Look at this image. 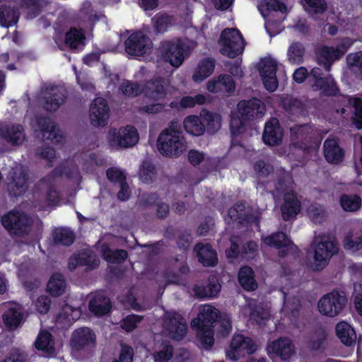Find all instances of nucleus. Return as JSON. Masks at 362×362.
I'll list each match as a JSON object with an SVG mask.
<instances>
[{"label":"nucleus","instance_id":"obj_21","mask_svg":"<svg viewBox=\"0 0 362 362\" xmlns=\"http://www.w3.org/2000/svg\"><path fill=\"white\" fill-rule=\"evenodd\" d=\"M144 95L153 100L164 99L170 93L168 82L162 78L147 81L142 87Z\"/></svg>","mask_w":362,"mask_h":362},{"label":"nucleus","instance_id":"obj_58","mask_svg":"<svg viewBox=\"0 0 362 362\" xmlns=\"http://www.w3.org/2000/svg\"><path fill=\"white\" fill-rule=\"evenodd\" d=\"M305 10L310 13H322L327 9V3L325 0H305Z\"/></svg>","mask_w":362,"mask_h":362},{"label":"nucleus","instance_id":"obj_3","mask_svg":"<svg viewBox=\"0 0 362 362\" xmlns=\"http://www.w3.org/2000/svg\"><path fill=\"white\" fill-rule=\"evenodd\" d=\"M218 317V310L214 306L206 305L201 308L197 318L191 322L192 327L197 329L198 337L205 349H209L214 345V330L211 325Z\"/></svg>","mask_w":362,"mask_h":362},{"label":"nucleus","instance_id":"obj_52","mask_svg":"<svg viewBox=\"0 0 362 362\" xmlns=\"http://www.w3.org/2000/svg\"><path fill=\"white\" fill-rule=\"evenodd\" d=\"M250 206H247L244 202H239L228 209V216L231 219L237 221L238 223H243V218Z\"/></svg>","mask_w":362,"mask_h":362},{"label":"nucleus","instance_id":"obj_41","mask_svg":"<svg viewBox=\"0 0 362 362\" xmlns=\"http://www.w3.org/2000/svg\"><path fill=\"white\" fill-rule=\"evenodd\" d=\"M52 238L56 245H71L75 240V235L67 228H58L52 231Z\"/></svg>","mask_w":362,"mask_h":362},{"label":"nucleus","instance_id":"obj_14","mask_svg":"<svg viewBox=\"0 0 362 362\" xmlns=\"http://www.w3.org/2000/svg\"><path fill=\"white\" fill-rule=\"evenodd\" d=\"M126 52L132 56H142L148 53L152 47L151 40L142 32H136L124 42Z\"/></svg>","mask_w":362,"mask_h":362},{"label":"nucleus","instance_id":"obj_56","mask_svg":"<svg viewBox=\"0 0 362 362\" xmlns=\"http://www.w3.org/2000/svg\"><path fill=\"white\" fill-rule=\"evenodd\" d=\"M81 315V311L77 308H74L69 305H65L62 312L57 316L58 320H66L68 322H71L77 320Z\"/></svg>","mask_w":362,"mask_h":362},{"label":"nucleus","instance_id":"obj_28","mask_svg":"<svg viewBox=\"0 0 362 362\" xmlns=\"http://www.w3.org/2000/svg\"><path fill=\"white\" fill-rule=\"evenodd\" d=\"M235 85L230 76L221 75L207 83V89L211 93H229L233 90Z\"/></svg>","mask_w":362,"mask_h":362},{"label":"nucleus","instance_id":"obj_1","mask_svg":"<svg viewBox=\"0 0 362 362\" xmlns=\"http://www.w3.org/2000/svg\"><path fill=\"white\" fill-rule=\"evenodd\" d=\"M62 174H64L75 187H78L81 177L78 168L74 160H66L36 184L34 189L35 207L45 210L59 202L60 197L56 188V180Z\"/></svg>","mask_w":362,"mask_h":362},{"label":"nucleus","instance_id":"obj_22","mask_svg":"<svg viewBox=\"0 0 362 362\" xmlns=\"http://www.w3.org/2000/svg\"><path fill=\"white\" fill-rule=\"evenodd\" d=\"M238 110L243 119H253L262 117L265 112V107L261 100L252 98L249 100L239 102Z\"/></svg>","mask_w":362,"mask_h":362},{"label":"nucleus","instance_id":"obj_44","mask_svg":"<svg viewBox=\"0 0 362 362\" xmlns=\"http://www.w3.org/2000/svg\"><path fill=\"white\" fill-rule=\"evenodd\" d=\"M101 252L103 258L111 263H119L127 257V252L124 250H112L105 243L101 245Z\"/></svg>","mask_w":362,"mask_h":362},{"label":"nucleus","instance_id":"obj_4","mask_svg":"<svg viewBox=\"0 0 362 362\" xmlns=\"http://www.w3.org/2000/svg\"><path fill=\"white\" fill-rule=\"evenodd\" d=\"M338 251L337 245L325 234L315 235L308 251V255L313 259V268L320 271L329 263L332 257Z\"/></svg>","mask_w":362,"mask_h":362},{"label":"nucleus","instance_id":"obj_37","mask_svg":"<svg viewBox=\"0 0 362 362\" xmlns=\"http://www.w3.org/2000/svg\"><path fill=\"white\" fill-rule=\"evenodd\" d=\"M312 86L314 90H321L327 95H335L338 91L336 83L331 76L323 78H317Z\"/></svg>","mask_w":362,"mask_h":362},{"label":"nucleus","instance_id":"obj_43","mask_svg":"<svg viewBox=\"0 0 362 362\" xmlns=\"http://www.w3.org/2000/svg\"><path fill=\"white\" fill-rule=\"evenodd\" d=\"M238 280L240 285L245 290L253 291L257 287V284L254 279L253 271L249 267H244L240 269Z\"/></svg>","mask_w":362,"mask_h":362},{"label":"nucleus","instance_id":"obj_33","mask_svg":"<svg viewBox=\"0 0 362 362\" xmlns=\"http://www.w3.org/2000/svg\"><path fill=\"white\" fill-rule=\"evenodd\" d=\"M264 243L277 249H291L293 243L283 232H277L262 238Z\"/></svg>","mask_w":362,"mask_h":362},{"label":"nucleus","instance_id":"obj_48","mask_svg":"<svg viewBox=\"0 0 362 362\" xmlns=\"http://www.w3.org/2000/svg\"><path fill=\"white\" fill-rule=\"evenodd\" d=\"M156 168L152 163L148 161L143 162L139 173V179L143 182L147 184L153 182L156 178Z\"/></svg>","mask_w":362,"mask_h":362},{"label":"nucleus","instance_id":"obj_27","mask_svg":"<svg viewBox=\"0 0 362 362\" xmlns=\"http://www.w3.org/2000/svg\"><path fill=\"white\" fill-rule=\"evenodd\" d=\"M194 251L199 258V261L207 267L214 266L217 264L216 252L209 244L198 243L194 247Z\"/></svg>","mask_w":362,"mask_h":362},{"label":"nucleus","instance_id":"obj_64","mask_svg":"<svg viewBox=\"0 0 362 362\" xmlns=\"http://www.w3.org/2000/svg\"><path fill=\"white\" fill-rule=\"evenodd\" d=\"M269 317L268 310L264 309L260 305H257L254 308L250 313V318L252 320L260 324L262 320H267Z\"/></svg>","mask_w":362,"mask_h":362},{"label":"nucleus","instance_id":"obj_16","mask_svg":"<svg viewBox=\"0 0 362 362\" xmlns=\"http://www.w3.org/2000/svg\"><path fill=\"white\" fill-rule=\"evenodd\" d=\"M267 351L271 357H279L283 361H288L296 353L293 341L288 337H280L268 344Z\"/></svg>","mask_w":362,"mask_h":362},{"label":"nucleus","instance_id":"obj_9","mask_svg":"<svg viewBox=\"0 0 362 362\" xmlns=\"http://www.w3.org/2000/svg\"><path fill=\"white\" fill-rule=\"evenodd\" d=\"M346 303L347 299L343 293L333 291L321 297L317 308L322 315L334 317L342 311Z\"/></svg>","mask_w":362,"mask_h":362},{"label":"nucleus","instance_id":"obj_5","mask_svg":"<svg viewBox=\"0 0 362 362\" xmlns=\"http://www.w3.org/2000/svg\"><path fill=\"white\" fill-rule=\"evenodd\" d=\"M196 47L195 41L185 39L175 42H164L161 44L159 51L165 61L177 68Z\"/></svg>","mask_w":362,"mask_h":362},{"label":"nucleus","instance_id":"obj_7","mask_svg":"<svg viewBox=\"0 0 362 362\" xmlns=\"http://www.w3.org/2000/svg\"><path fill=\"white\" fill-rule=\"evenodd\" d=\"M110 145L115 148H130L135 146L139 136L137 129L132 125L120 127L119 129L112 128L107 134Z\"/></svg>","mask_w":362,"mask_h":362},{"label":"nucleus","instance_id":"obj_46","mask_svg":"<svg viewBox=\"0 0 362 362\" xmlns=\"http://www.w3.org/2000/svg\"><path fill=\"white\" fill-rule=\"evenodd\" d=\"M18 17V13L11 6L5 5L0 6V23L2 26L9 27L16 24Z\"/></svg>","mask_w":362,"mask_h":362},{"label":"nucleus","instance_id":"obj_13","mask_svg":"<svg viewBox=\"0 0 362 362\" xmlns=\"http://www.w3.org/2000/svg\"><path fill=\"white\" fill-rule=\"evenodd\" d=\"M7 190L12 197H18L24 194L28 188V177L25 168L16 165L8 173Z\"/></svg>","mask_w":362,"mask_h":362},{"label":"nucleus","instance_id":"obj_2","mask_svg":"<svg viewBox=\"0 0 362 362\" xmlns=\"http://www.w3.org/2000/svg\"><path fill=\"white\" fill-rule=\"evenodd\" d=\"M187 147V142L177 122H173L158 136V149L163 156L170 158L179 157Z\"/></svg>","mask_w":362,"mask_h":362},{"label":"nucleus","instance_id":"obj_30","mask_svg":"<svg viewBox=\"0 0 362 362\" xmlns=\"http://www.w3.org/2000/svg\"><path fill=\"white\" fill-rule=\"evenodd\" d=\"M336 334L341 342L346 346H351L356 344V334L354 329L347 322H339L335 327Z\"/></svg>","mask_w":362,"mask_h":362},{"label":"nucleus","instance_id":"obj_15","mask_svg":"<svg viewBox=\"0 0 362 362\" xmlns=\"http://www.w3.org/2000/svg\"><path fill=\"white\" fill-rule=\"evenodd\" d=\"M257 68L264 88L270 92L276 90L278 87L276 60L271 57L262 59L257 64Z\"/></svg>","mask_w":362,"mask_h":362},{"label":"nucleus","instance_id":"obj_10","mask_svg":"<svg viewBox=\"0 0 362 362\" xmlns=\"http://www.w3.org/2000/svg\"><path fill=\"white\" fill-rule=\"evenodd\" d=\"M1 223L10 234L21 236L30 230L31 220L25 213L13 210L1 217Z\"/></svg>","mask_w":362,"mask_h":362},{"label":"nucleus","instance_id":"obj_38","mask_svg":"<svg viewBox=\"0 0 362 362\" xmlns=\"http://www.w3.org/2000/svg\"><path fill=\"white\" fill-rule=\"evenodd\" d=\"M48 292L54 296L63 294L66 288V283L64 276L60 273L54 274L47 283Z\"/></svg>","mask_w":362,"mask_h":362},{"label":"nucleus","instance_id":"obj_36","mask_svg":"<svg viewBox=\"0 0 362 362\" xmlns=\"http://www.w3.org/2000/svg\"><path fill=\"white\" fill-rule=\"evenodd\" d=\"M215 68V61L212 59H205L201 61L194 71L192 78L195 82H200L209 77Z\"/></svg>","mask_w":362,"mask_h":362},{"label":"nucleus","instance_id":"obj_54","mask_svg":"<svg viewBox=\"0 0 362 362\" xmlns=\"http://www.w3.org/2000/svg\"><path fill=\"white\" fill-rule=\"evenodd\" d=\"M349 103L354 108V121L358 129L362 128V100L360 98H350Z\"/></svg>","mask_w":362,"mask_h":362},{"label":"nucleus","instance_id":"obj_62","mask_svg":"<svg viewBox=\"0 0 362 362\" xmlns=\"http://www.w3.org/2000/svg\"><path fill=\"white\" fill-rule=\"evenodd\" d=\"M205 102V97L202 95H197L194 97L186 96L180 100V105L182 107H192L196 104L202 105Z\"/></svg>","mask_w":362,"mask_h":362},{"label":"nucleus","instance_id":"obj_25","mask_svg":"<svg viewBox=\"0 0 362 362\" xmlns=\"http://www.w3.org/2000/svg\"><path fill=\"white\" fill-rule=\"evenodd\" d=\"M37 123L42 137L46 140H51L55 143H59L62 140V136L59 134L55 124L49 118L39 117Z\"/></svg>","mask_w":362,"mask_h":362},{"label":"nucleus","instance_id":"obj_55","mask_svg":"<svg viewBox=\"0 0 362 362\" xmlns=\"http://www.w3.org/2000/svg\"><path fill=\"white\" fill-rule=\"evenodd\" d=\"M83 34L76 29H71L66 34L65 44L71 48H76L83 42Z\"/></svg>","mask_w":362,"mask_h":362},{"label":"nucleus","instance_id":"obj_51","mask_svg":"<svg viewBox=\"0 0 362 362\" xmlns=\"http://www.w3.org/2000/svg\"><path fill=\"white\" fill-rule=\"evenodd\" d=\"M119 90L124 95L129 97H135L143 93L142 87L137 83L129 81H124L120 84Z\"/></svg>","mask_w":362,"mask_h":362},{"label":"nucleus","instance_id":"obj_50","mask_svg":"<svg viewBox=\"0 0 362 362\" xmlns=\"http://www.w3.org/2000/svg\"><path fill=\"white\" fill-rule=\"evenodd\" d=\"M346 62L350 70L362 77V52L349 54Z\"/></svg>","mask_w":362,"mask_h":362},{"label":"nucleus","instance_id":"obj_53","mask_svg":"<svg viewBox=\"0 0 362 362\" xmlns=\"http://www.w3.org/2000/svg\"><path fill=\"white\" fill-rule=\"evenodd\" d=\"M35 156L41 159L45 160L49 167L52 166V163L56 157L55 150L48 146H42L35 151Z\"/></svg>","mask_w":362,"mask_h":362},{"label":"nucleus","instance_id":"obj_18","mask_svg":"<svg viewBox=\"0 0 362 362\" xmlns=\"http://www.w3.org/2000/svg\"><path fill=\"white\" fill-rule=\"evenodd\" d=\"M109 112L106 100L103 98H95L90 104L89 110L90 124L95 127H105L108 122Z\"/></svg>","mask_w":362,"mask_h":362},{"label":"nucleus","instance_id":"obj_39","mask_svg":"<svg viewBox=\"0 0 362 362\" xmlns=\"http://www.w3.org/2000/svg\"><path fill=\"white\" fill-rule=\"evenodd\" d=\"M37 349L47 354L54 352V342L52 334L47 331H41L35 342Z\"/></svg>","mask_w":362,"mask_h":362},{"label":"nucleus","instance_id":"obj_57","mask_svg":"<svg viewBox=\"0 0 362 362\" xmlns=\"http://www.w3.org/2000/svg\"><path fill=\"white\" fill-rule=\"evenodd\" d=\"M81 264L83 266H88L95 268L99 264V259L90 250H84L78 253Z\"/></svg>","mask_w":362,"mask_h":362},{"label":"nucleus","instance_id":"obj_35","mask_svg":"<svg viewBox=\"0 0 362 362\" xmlns=\"http://www.w3.org/2000/svg\"><path fill=\"white\" fill-rule=\"evenodd\" d=\"M344 247L351 252L359 250L362 247V230L355 229L349 231L344 237Z\"/></svg>","mask_w":362,"mask_h":362},{"label":"nucleus","instance_id":"obj_34","mask_svg":"<svg viewBox=\"0 0 362 362\" xmlns=\"http://www.w3.org/2000/svg\"><path fill=\"white\" fill-rule=\"evenodd\" d=\"M184 127L187 132L196 136L202 135L206 130L203 119L195 115L188 116L185 119Z\"/></svg>","mask_w":362,"mask_h":362},{"label":"nucleus","instance_id":"obj_29","mask_svg":"<svg viewBox=\"0 0 362 362\" xmlns=\"http://www.w3.org/2000/svg\"><path fill=\"white\" fill-rule=\"evenodd\" d=\"M284 202L281 206L282 217L288 221L293 218L300 211V204L296 197L292 192H286Z\"/></svg>","mask_w":362,"mask_h":362},{"label":"nucleus","instance_id":"obj_42","mask_svg":"<svg viewBox=\"0 0 362 362\" xmlns=\"http://www.w3.org/2000/svg\"><path fill=\"white\" fill-rule=\"evenodd\" d=\"M305 52V46L299 42H293L287 50V59L293 64H300L303 62Z\"/></svg>","mask_w":362,"mask_h":362},{"label":"nucleus","instance_id":"obj_24","mask_svg":"<svg viewBox=\"0 0 362 362\" xmlns=\"http://www.w3.org/2000/svg\"><path fill=\"white\" fill-rule=\"evenodd\" d=\"M283 132L276 118H272L264 127L262 134L264 142L269 146L279 145L282 141Z\"/></svg>","mask_w":362,"mask_h":362},{"label":"nucleus","instance_id":"obj_31","mask_svg":"<svg viewBox=\"0 0 362 362\" xmlns=\"http://www.w3.org/2000/svg\"><path fill=\"white\" fill-rule=\"evenodd\" d=\"M111 308L110 298L105 297L102 293H97L90 300L89 310L95 315H104L107 314Z\"/></svg>","mask_w":362,"mask_h":362},{"label":"nucleus","instance_id":"obj_17","mask_svg":"<svg viewBox=\"0 0 362 362\" xmlns=\"http://www.w3.org/2000/svg\"><path fill=\"white\" fill-rule=\"evenodd\" d=\"M96 344V336L90 328L83 327L74 330L70 339L72 349L79 351L94 347Z\"/></svg>","mask_w":362,"mask_h":362},{"label":"nucleus","instance_id":"obj_49","mask_svg":"<svg viewBox=\"0 0 362 362\" xmlns=\"http://www.w3.org/2000/svg\"><path fill=\"white\" fill-rule=\"evenodd\" d=\"M308 216L313 222L321 223L325 221L327 213L323 206L319 204H313L308 208Z\"/></svg>","mask_w":362,"mask_h":362},{"label":"nucleus","instance_id":"obj_47","mask_svg":"<svg viewBox=\"0 0 362 362\" xmlns=\"http://www.w3.org/2000/svg\"><path fill=\"white\" fill-rule=\"evenodd\" d=\"M340 204L346 211H356L361 206V199L356 194H344L340 198Z\"/></svg>","mask_w":362,"mask_h":362},{"label":"nucleus","instance_id":"obj_19","mask_svg":"<svg viewBox=\"0 0 362 362\" xmlns=\"http://www.w3.org/2000/svg\"><path fill=\"white\" fill-rule=\"evenodd\" d=\"M346 52V47L343 43L336 47L322 46L317 52L318 63L329 71L333 62L339 59Z\"/></svg>","mask_w":362,"mask_h":362},{"label":"nucleus","instance_id":"obj_59","mask_svg":"<svg viewBox=\"0 0 362 362\" xmlns=\"http://www.w3.org/2000/svg\"><path fill=\"white\" fill-rule=\"evenodd\" d=\"M143 319L142 316L137 315H129L123 319L121 323L122 329L127 332H131L134 329L137 324L139 323Z\"/></svg>","mask_w":362,"mask_h":362},{"label":"nucleus","instance_id":"obj_61","mask_svg":"<svg viewBox=\"0 0 362 362\" xmlns=\"http://www.w3.org/2000/svg\"><path fill=\"white\" fill-rule=\"evenodd\" d=\"M133 356V349L129 346L122 344L119 358L114 360L113 362H132Z\"/></svg>","mask_w":362,"mask_h":362},{"label":"nucleus","instance_id":"obj_40","mask_svg":"<svg viewBox=\"0 0 362 362\" xmlns=\"http://www.w3.org/2000/svg\"><path fill=\"white\" fill-rule=\"evenodd\" d=\"M258 9L262 16L266 18L272 12L279 11L284 13L286 11V7L279 0H262L258 4Z\"/></svg>","mask_w":362,"mask_h":362},{"label":"nucleus","instance_id":"obj_60","mask_svg":"<svg viewBox=\"0 0 362 362\" xmlns=\"http://www.w3.org/2000/svg\"><path fill=\"white\" fill-rule=\"evenodd\" d=\"M217 324L219 325V332L222 336H227L230 332L232 328L231 320L228 314H219V321Z\"/></svg>","mask_w":362,"mask_h":362},{"label":"nucleus","instance_id":"obj_63","mask_svg":"<svg viewBox=\"0 0 362 362\" xmlns=\"http://www.w3.org/2000/svg\"><path fill=\"white\" fill-rule=\"evenodd\" d=\"M1 362H27V355L19 349H13Z\"/></svg>","mask_w":362,"mask_h":362},{"label":"nucleus","instance_id":"obj_45","mask_svg":"<svg viewBox=\"0 0 362 362\" xmlns=\"http://www.w3.org/2000/svg\"><path fill=\"white\" fill-rule=\"evenodd\" d=\"M201 117L207 131L211 134L216 132L221 126V117L218 114L212 113L207 110H203Z\"/></svg>","mask_w":362,"mask_h":362},{"label":"nucleus","instance_id":"obj_6","mask_svg":"<svg viewBox=\"0 0 362 362\" xmlns=\"http://www.w3.org/2000/svg\"><path fill=\"white\" fill-rule=\"evenodd\" d=\"M39 96L42 101L45 110L56 112L66 100V89L62 86L45 84L40 89Z\"/></svg>","mask_w":362,"mask_h":362},{"label":"nucleus","instance_id":"obj_11","mask_svg":"<svg viewBox=\"0 0 362 362\" xmlns=\"http://www.w3.org/2000/svg\"><path fill=\"white\" fill-rule=\"evenodd\" d=\"M257 346L251 338L238 334L233 337L226 356L229 360L238 361L246 355L253 354Z\"/></svg>","mask_w":362,"mask_h":362},{"label":"nucleus","instance_id":"obj_8","mask_svg":"<svg viewBox=\"0 0 362 362\" xmlns=\"http://www.w3.org/2000/svg\"><path fill=\"white\" fill-rule=\"evenodd\" d=\"M220 52L224 55L234 58L241 54L245 44L241 34L236 28L223 30L219 40Z\"/></svg>","mask_w":362,"mask_h":362},{"label":"nucleus","instance_id":"obj_32","mask_svg":"<svg viewBox=\"0 0 362 362\" xmlns=\"http://www.w3.org/2000/svg\"><path fill=\"white\" fill-rule=\"evenodd\" d=\"M221 289V285L215 276L209 279L205 286H195L194 291L195 295L199 298H210L216 296Z\"/></svg>","mask_w":362,"mask_h":362},{"label":"nucleus","instance_id":"obj_23","mask_svg":"<svg viewBox=\"0 0 362 362\" xmlns=\"http://www.w3.org/2000/svg\"><path fill=\"white\" fill-rule=\"evenodd\" d=\"M5 311L2 315L5 325L9 329H15L21 323L23 318V309L16 303L4 305Z\"/></svg>","mask_w":362,"mask_h":362},{"label":"nucleus","instance_id":"obj_20","mask_svg":"<svg viewBox=\"0 0 362 362\" xmlns=\"http://www.w3.org/2000/svg\"><path fill=\"white\" fill-rule=\"evenodd\" d=\"M0 136L12 146H21L26 139L24 127L18 124L0 125Z\"/></svg>","mask_w":362,"mask_h":362},{"label":"nucleus","instance_id":"obj_12","mask_svg":"<svg viewBox=\"0 0 362 362\" xmlns=\"http://www.w3.org/2000/svg\"><path fill=\"white\" fill-rule=\"evenodd\" d=\"M163 333L175 340H180L187 332L186 320L175 312H166L163 316Z\"/></svg>","mask_w":362,"mask_h":362},{"label":"nucleus","instance_id":"obj_26","mask_svg":"<svg viewBox=\"0 0 362 362\" xmlns=\"http://www.w3.org/2000/svg\"><path fill=\"white\" fill-rule=\"evenodd\" d=\"M324 155L330 163H339L344 158V151L334 139H327L324 142Z\"/></svg>","mask_w":362,"mask_h":362}]
</instances>
